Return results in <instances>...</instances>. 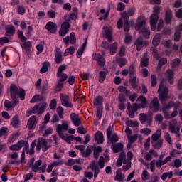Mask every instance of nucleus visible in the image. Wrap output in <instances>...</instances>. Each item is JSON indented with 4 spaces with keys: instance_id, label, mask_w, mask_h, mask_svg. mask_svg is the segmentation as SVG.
Wrapping results in <instances>:
<instances>
[{
    "instance_id": "obj_1",
    "label": "nucleus",
    "mask_w": 182,
    "mask_h": 182,
    "mask_svg": "<svg viewBox=\"0 0 182 182\" xmlns=\"http://www.w3.org/2000/svg\"><path fill=\"white\" fill-rule=\"evenodd\" d=\"M110 160V156L109 155H106L105 156H100L99 159L98 164L96 161H93L90 164V168L92 171H94V177L96 178L100 173V168H105V163H107Z\"/></svg>"
},
{
    "instance_id": "obj_2",
    "label": "nucleus",
    "mask_w": 182,
    "mask_h": 182,
    "mask_svg": "<svg viewBox=\"0 0 182 182\" xmlns=\"http://www.w3.org/2000/svg\"><path fill=\"white\" fill-rule=\"evenodd\" d=\"M164 81H161L158 89L159 100L161 102H166L168 99V88L164 86Z\"/></svg>"
},
{
    "instance_id": "obj_3",
    "label": "nucleus",
    "mask_w": 182,
    "mask_h": 182,
    "mask_svg": "<svg viewBox=\"0 0 182 182\" xmlns=\"http://www.w3.org/2000/svg\"><path fill=\"white\" fill-rule=\"evenodd\" d=\"M10 92L13 100L16 99V95H18L21 100H25V90L21 88L19 92H18V87L16 85H11L10 86Z\"/></svg>"
},
{
    "instance_id": "obj_4",
    "label": "nucleus",
    "mask_w": 182,
    "mask_h": 182,
    "mask_svg": "<svg viewBox=\"0 0 182 182\" xmlns=\"http://www.w3.org/2000/svg\"><path fill=\"white\" fill-rule=\"evenodd\" d=\"M153 11L154 14L150 17V25L151 31H156L157 21H159V16L157 14L160 12V8L159 6H154Z\"/></svg>"
},
{
    "instance_id": "obj_5",
    "label": "nucleus",
    "mask_w": 182,
    "mask_h": 182,
    "mask_svg": "<svg viewBox=\"0 0 182 182\" xmlns=\"http://www.w3.org/2000/svg\"><path fill=\"white\" fill-rule=\"evenodd\" d=\"M50 147H51V145L48 143V141L46 140V139H43V138L38 139V143L36 148L37 151H41V149H42V151L45 152V151H47V150H49V148Z\"/></svg>"
},
{
    "instance_id": "obj_6",
    "label": "nucleus",
    "mask_w": 182,
    "mask_h": 182,
    "mask_svg": "<svg viewBox=\"0 0 182 182\" xmlns=\"http://www.w3.org/2000/svg\"><path fill=\"white\" fill-rule=\"evenodd\" d=\"M136 102H141V104H133L132 105V110L134 112H137L139 109H145V107L147 106V100H146V97L143 95H140L137 100Z\"/></svg>"
},
{
    "instance_id": "obj_7",
    "label": "nucleus",
    "mask_w": 182,
    "mask_h": 182,
    "mask_svg": "<svg viewBox=\"0 0 182 182\" xmlns=\"http://www.w3.org/2000/svg\"><path fill=\"white\" fill-rule=\"evenodd\" d=\"M177 121L176 119H173L169 124V131L171 133H175L178 137H180V127L176 126Z\"/></svg>"
},
{
    "instance_id": "obj_8",
    "label": "nucleus",
    "mask_w": 182,
    "mask_h": 182,
    "mask_svg": "<svg viewBox=\"0 0 182 182\" xmlns=\"http://www.w3.org/2000/svg\"><path fill=\"white\" fill-rule=\"evenodd\" d=\"M149 109L154 111V113H157V112H160V102H159V99L155 97L151 100L149 104Z\"/></svg>"
},
{
    "instance_id": "obj_9",
    "label": "nucleus",
    "mask_w": 182,
    "mask_h": 182,
    "mask_svg": "<svg viewBox=\"0 0 182 182\" xmlns=\"http://www.w3.org/2000/svg\"><path fill=\"white\" fill-rule=\"evenodd\" d=\"M69 129V124L66 123H62L57 124L56 132L58 134L59 137L63 136V132Z\"/></svg>"
},
{
    "instance_id": "obj_10",
    "label": "nucleus",
    "mask_w": 182,
    "mask_h": 182,
    "mask_svg": "<svg viewBox=\"0 0 182 182\" xmlns=\"http://www.w3.org/2000/svg\"><path fill=\"white\" fill-rule=\"evenodd\" d=\"M61 104L63 106H65V107H73V105L72 103L69 102V96L63 94L60 95Z\"/></svg>"
},
{
    "instance_id": "obj_11",
    "label": "nucleus",
    "mask_w": 182,
    "mask_h": 182,
    "mask_svg": "<svg viewBox=\"0 0 182 182\" xmlns=\"http://www.w3.org/2000/svg\"><path fill=\"white\" fill-rule=\"evenodd\" d=\"M36 124H38V119H36V116H31L27 122V128L28 130H33Z\"/></svg>"
},
{
    "instance_id": "obj_12",
    "label": "nucleus",
    "mask_w": 182,
    "mask_h": 182,
    "mask_svg": "<svg viewBox=\"0 0 182 182\" xmlns=\"http://www.w3.org/2000/svg\"><path fill=\"white\" fill-rule=\"evenodd\" d=\"M63 42L65 45H68L69 42L71 45H75L76 43V35L75 33L72 32L70 36H67L63 38Z\"/></svg>"
},
{
    "instance_id": "obj_13",
    "label": "nucleus",
    "mask_w": 182,
    "mask_h": 182,
    "mask_svg": "<svg viewBox=\"0 0 182 182\" xmlns=\"http://www.w3.org/2000/svg\"><path fill=\"white\" fill-rule=\"evenodd\" d=\"M46 29H47L48 32H50V33H55L58 31V25L52 21H49L46 25Z\"/></svg>"
},
{
    "instance_id": "obj_14",
    "label": "nucleus",
    "mask_w": 182,
    "mask_h": 182,
    "mask_svg": "<svg viewBox=\"0 0 182 182\" xmlns=\"http://www.w3.org/2000/svg\"><path fill=\"white\" fill-rule=\"evenodd\" d=\"M70 119L74 126H76L77 127H78V126H80L82 121L80 120V118H79L78 114H77L76 113H72L70 114Z\"/></svg>"
},
{
    "instance_id": "obj_15",
    "label": "nucleus",
    "mask_w": 182,
    "mask_h": 182,
    "mask_svg": "<svg viewBox=\"0 0 182 182\" xmlns=\"http://www.w3.org/2000/svg\"><path fill=\"white\" fill-rule=\"evenodd\" d=\"M54 59L55 63H57L58 65L59 63H62V62L63 61V55L62 54V51H60V49L56 48Z\"/></svg>"
},
{
    "instance_id": "obj_16",
    "label": "nucleus",
    "mask_w": 182,
    "mask_h": 182,
    "mask_svg": "<svg viewBox=\"0 0 182 182\" xmlns=\"http://www.w3.org/2000/svg\"><path fill=\"white\" fill-rule=\"evenodd\" d=\"M134 45L136 46V50L139 52L143 49V46H146V42H143V37L140 36L136 40Z\"/></svg>"
},
{
    "instance_id": "obj_17",
    "label": "nucleus",
    "mask_w": 182,
    "mask_h": 182,
    "mask_svg": "<svg viewBox=\"0 0 182 182\" xmlns=\"http://www.w3.org/2000/svg\"><path fill=\"white\" fill-rule=\"evenodd\" d=\"M124 175H123V171L122 168H119L116 171V176L114 177L115 181L123 182L124 181Z\"/></svg>"
},
{
    "instance_id": "obj_18",
    "label": "nucleus",
    "mask_w": 182,
    "mask_h": 182,
    "mask_svg": "<svg viewBox=\"0 0 182 182\" xmlns=\"http://www.w3.org/2000/svg\"><path fill=\"white\" fill-rule=\"evenodd\" d=\"M135 10L133 8H129L127 11H124L122 13V17L124 19L129 20V16H133L134 15Z\"/></svg>"
},
{
    "instance_id": "obj_19",
    "label": "nucleus",
    "mask_w": 182,
    "mask_h": 182,
    "mask_svg": "<svg viewBox=\"0 0 182 182\" xmlns=\"http://www.w3.org/2000/svg\"><path fill=\"white\" fill-rule=\"evenodd\" d=\"M93 59H95V60H97L100 66H105V58H103V56L100 53L95 54L93 55Z\"/></svg>"
},
{
    "instance_id": "obj_20",
    "label": "nucleus",
    "mask_w": 182,
    "mask_h": 182,
    "mask_svg": "<svg viewBox=\"0 0 182 182\" xmlns=\"http://www.w3.org/2000/svg\"><path fill=\"white\" fill-rule=\"evenodd\" d=\"M157 157L159 154H157V151H154V149H150L148 153L145 155V159L146 161H150V160H153V156Z\"/></svg>"
},
{
    "instance_id": "obj_21",
    "label": "nucleus",
    "mask_w": 182,
    "mask_h": 182,
    "mask_svg": "<svg viewBox=\"0 0 182 182\" xmlns=\"http://www.w3.org/2000/svg\"><path fill=\"white\" fill-rule=\"evenodd\" d=\"M103 31L105 32V38L108 40V42H112L113 37H112V28L109 27H104Z\"/></svg>"
},
{
    "instance_id": "obj_22",
    "label": "nucleus",
    "mask_w": 182,
    "mask_h": 182,
    "mask_svg": "<svg viewBox=\"0 0 182 182\" xmlns=\"http://www.w3.org/2000/svg\"><path fill=\"white\" fill-rule=\"evenodd\" d=\"M111 149L114 153H120L123 150V144L122 143L114 144L111 146Z\"/></svg>"
},
{
    "instance_id": "obj_23",
    "label": "nucleus",
    "mask_w": 182,
    "mask_h": 182,
    "mask_svg": "<svg viewBox=\"0 0 182 182\" xmlns=\"http://www.w3.org/2000/svg\"><path fill=\"white\" fill-rule=\"evenodd\" d=\"M161 137V129H158L155 133L151 136V141H157L159 140H163L160 139Z\"/></svg>"
},
{
    "instance_id": "obj_24",
    "label": "nucleus",
    "mask_w": 182,
    "mask_h": 182,
    "mask_svg": "<svg viewBox=\"0 0 182 182\" xmlns=\"http://www.w3.org/2000/svg\"><path fill=\"white\" fill-rule=\"evenodd\" d=\"M11 126L14 127V129H18V127L21 126V122H19V117L18 115H15L12 118Z\"/></svg>"
},
{
    "instance_id": "obj_25",
    "label": "nucleus",
    "mask_w": 182,
    "mask_h": 182,
    "mask_svg": "<svg viewBox=\"0 0 182 182\" xmlns=\"http://www.w3.org/2000/svg\"><path fill=\"white\" fill-rule=\"evenodd\" d=\"M141 66L142 68L149 66V56L147 55V53H145L141 59Z\"/></svg>"
},
{
    "instance_id": "obj_26",
    "label": "nucleus",
    "mask_w": 182,
    "mask_h": 182,
    "mask_svg": "<svg viewBox=\"0 0 182 182\" xmlns=\"http://www.w3.org/2000/svg\"><path fill=\"white\" fill-rule=\"evenodd\" d=\"M95 138L98 144H102L103 143V133L100 131H98L95 134Z\"/></svg>"
},
{
    "instance_id": "obj_27",
    "label": "nucleus",
    "mask_w": 182,
    "mask_h": 182,
    "mask_svg": "<svg viewBox=\"0 0 182 182\" xmlns=\"http://www.w3.org/2000/svg\"><path fill=\"white\" fill-rule=\"evenodd\" d=\"M171 19H173V12L171 10H168L165 14V22L168 25L171 22Z\"/></svg>"
},
{
    "instance_id": "obj_28",
    "label": "nucleus",
    "mask_w": 182,
    "mask_h": 182,
    "mask_svg": "<svg viewBox=\"0 0 182 182\" xmlns=\"http://www.w3.org/2000/svg\"><path fill=\"white\" fill-rule=\"evenodd\" d=\"M15 33V27L14 26L9 25L6 26V36H12Z\"/></svg>"
},
{
    "instance_id": "obj_29",
    "label": "nucleus",
    "mask_w": 182,
    "mask_h": 182,
    "mask_svg": "<svg viewBox=\"0 0 182 182\" xmlns=\"http://www.w3.org/2000/svg\"><path fill=\"white\" fill-rule=\"evenodd\" d=\"M152 146L156 150H160L161 147H163V139H159L158 141H151Z\"/></svg>"
},
{
    "instance_id": "obj_30",
    "label": "nucleus",
    "mask_w": 182,
    "mask_h": 182,
    "mask_svg": "<svg viewBox=\"0 0 182 182\" xmlns=\"http://www.w3.org/2000/svg\"><path fill=\"white\" fill-rule=\"evenodd\" d=\"M129 83L132 89H136V87L139 86V80H137V78L136 77V76L130 77Z\"/></svg>"
},
{
    "instance_id": "obj_31",
    "label": "nucleus",
    "mask_w": 182,
    "mask_h": 182,
    "mask_svg": "<svg viewBox=\"0 0 182 182\" xmlns=\"http://www.w3.org/2000/svg\"><path fill=\"white\" fill-rule=\"evenodd\" d=\"M166 76L169 80L170 85H173V77H174V72L172 70H167L166 73Z\"/></svg>"
},
{
    "instance_id": "obj_32",
    "label": "nucleus",
    "mask_w": 182,
    "mask_h": 182,
    "mask_svg": "<svg viewBox=\"0 0 182 182\" xmlns=\"http://www.w3.org/2000/svg\"><path fill=\"white\" fill-rule=\"evenodd\" d=\"M160 41H161V36L160 33H156L153 38L152 43L154 46H158L160 44Z\"/></svg>"
},
{
    "instance_id": "obj_33",
    "label": "nucleus",
    "mask_w": 182,
    "mask_h": 182,
    "mask_svg": "<svg viewBox=\"0 0 182 182\" xmlns=\"http://www.w3.org/2000/svg\"><path fill=\"white\" fill-rule=\"evenodd\" d=\"M41 164H42V160L39 159L37 161H36L35 164H33L31 166L32 171H33V173H38V170H39V168H41V167H39V166H41Z\"/></svg>"
},
{
    "instance_id": "obj_34",
    "label": "nucleus",
    "mask_w": 182,
    "mask_h": 182,
    "mask_svg": "<svg viewBox=\"0 0 182 182\" xmlns=\"http://www.w3.org/2000/svg\"><path fill=\"white\" fill-rule=\"evenodd\" d=\"M139 33H141L145 39H149L150 38V31L146 27H144L141 31H139Z\"/></svg>"
},
{
    "instance_id": "obj_35",
    "label": "nucleus",
    "mask_w": 182,
    "mask_h": 182,
    "mask_svg": "<svg viewBox=\"0 0 182 182\" xmlns=\"http://www.w3.org/2000/svg\"><path fill=\"white\" fill-rule=\"evenodd\" d=\"M49 66H50V63H49L48 61H45L43 63V66L40 70V73H46V72H48V68H49Z\"/></svg>"
},
{
    "instance_id": "obj_36",
    "label": "nucleus",
    "mask_w": 182,
    "mask_h": 182,
    "mask_svg": "<svg viewBox=\"0 0 182 182\" xmlns=\"http://www.w3.org/2000/svg\"><path fill=\"white\" fill-rule=\"evenodd\" d=\"M161 105L162 109H165L166 110H168L169 109H171V107H174V106H176L174 102H169L168 104L164 103V102H161Z\"/></svg>"
},
{
    "instance_id": "obj_37",
    "label": "nucleus",
    "mask_w": 182,
    "mask_h": 182,
    "mask_svg": "<svg viewBox=\"0 0 182 182\" xmlns=\"http://www.w3.org/2000/svg\"><path fill=\"white\" fill-rule=\"evenodd\" d=\"M144 28H146V21L142 20L136 23V26L135 27L136 31H141Z\"/></svg>"
},
{
    "instance_id": "obj_38",
    "label": "nucleus",
    "mask_w": 182,
    "mask_h": 182,
    "mask_svg": "<svg viewBox=\"0 0 182 182\" xmlns=\"http://www.w3.org/2000/svg\"><path fill=\"white\" fill-rule=\"evenodd\" d=\"M68 67L65 64L60 65L58 68L57 77H60V76H62L63 74L62 72H63V70H65Z\"/></svg>"
},
{
    "instance_id": "obj_39",
    "label": "nucleus",
    "mask_w": 182,
    "mask_h": 182,
    "mask_svg": "<svg viewBox=\"0 0 182 182\" xmlns=\"http://www.w3.org/2000/svg\"><path fill=\"white\" fill-rule=\"evenodd\" d=\"M110 55H113L117 52V42L113 43L109 48Z\"/></svg>"
},
{
    "instance_id": "obj_40",
    "label": "nucleus",
    "mask_w": 182,
    "mask_h": 182,
    "mask_svg": "<svg viewBox=\"0 0 182 182\" xmlns=\"http://www.w3.org/2000/svg\"><path fill=\"white\" fill-rule=\"evenodd\" d=\"M103 104V97L97 96L94 100V106H102Z\"/></svg>"
},
{
    "instance_id": "obj_41",
    "label": "nucleus",
    "mask_w": 182,
    "mask_h": 182,
    "mask_svg": "<svg viewBox=\"0 0 182 182\" xmlns=\"http://www.w3.org/2000/svg\"><path fill=\"white\" fill-rule=\"evenodd\" d=\"M167 177L170 179L173 178V171H170V172H165L162 174V176H161V180H163V181L167 180Z\"/></svg>"
},
{
    "instance_id": "obj_42",
    "label": "nucleus",
    "mask_w": 182,
    "mask_h": 182,
    "mask_svg": "<svg viewBox=\"0 0 182 182\" xmlns=\"http://www.w3.org/2000/svg\"><path fill=\"white\" fill-rule=\"evenodd\" d=\"M93 150V147L92 146H87L86 151H82V157H89L90 154H92V151Z\"/></svg>"
},
{
    "instance_id": "obj_43",
    "label": "nucleus",
    "mask_w": 182,
    "mask_h": 182,
    "mask_svg": "<svg viewBox=\"0 0 182 182\" xmlns=\"http://www.w3.org/2000/svg\"><path fill=\"white\" fill-rule=\"evenodd\" d=\"M74 53H75V47L70 46L65 50L63 54V56H68V55H73Z\"/></svg>"
},
{
    "instance_id": "obj_44",
    "label": "nucleus",
    "mask_w": 182,
    "mask_h": 182,
    "mask_svg": "<svg viewBox=\"0 0 182 182\" xmlns=\"http://www.w3.org/2000/svg\"><path fill=\"white\" fill-rule=\"evenodd\" d=\"M60 139H63V140H65L68 143V144H70L72 143V140L75 139V136L73 135H69L68 136H66L65 135L60 136Z\"/></svg>"
},
{
    "instance_id": "obj_45",
    "label": "nucleus",
    "mask_w": 182,
    "mask_h": 182,
    "mask_svg": "<svg viewBox=\"0 0 182 182\" xmlns=\"http://www.w3.org/2000/svg\"><path fill=\"white\" fill-rule=\"evenodd\" d=\"M139 134H135V135H129L127 136L128 141L129 142V144H133L136 140H137Z\"/></svg>"
},
{
    "instance_id": "obj_46",
    "label": "nucleus",
    "mask_w": 182,
    "mask_h": 182,
    "mask_svg": "<svg viewBox=\"0 0 182 182\" xmlns=\"http://www.w3.org/2000/svg\"><path fill=\"white\" fill-rule=\"evenodd\" d=\"M108 140L110 141L111 144H114V143H117V141H119V136H117V134H113Z\"/></svg>"
},
{
    "instance_id": "obj_47",
    "label": "nucleus",
    "mask_w": 182,
    "mask_h": 182,
    "mask_svg": "<svg viewBox=\"0 0 182 182\" xmlns=\"http://www.w3.org/2000/svg\"><path fill=\"white\" fill-rule=\"evenodd\" d=\"M45 109H46V102L44 101H42L40 103V109H39L38 114H42V113L45 112Z\"/></svg>"
},
{
    "instance_id": "obj_48",
    "label": "nucleus",
    "mask_w": 182,
    "mask_h": 182,
    "mask_svg": "<svg viewBox=\"0 0 182 182\" xmlns=\"http://www.w3.org/2000/svg\"><path fill=\"white\" fill-rule=\"evenodd\" d=\"M126 123L129 127H138L139 126V122L137 121L129 120Z\"/></svg>"
},
{
    "instance_id": "obj_49",
    "label": "nucleus",
    "mask_w": 182,
    "mask_h": 182,
    "mask_svg": "<svg viewBox=\"0 0 182 182\" xmlns=\"http://www.w3.org/2000/svg\"><path fill=\"white\" fill-rule=\"evenodd\" d=\"M21 46L25 49V50H26V52H28V50H31L32 43L31 41H27L24 43Z\"/></svg>"
},
{
    "instance_id": "obj_50",
    "label": "nucleus",
    "mask_w": 182,
    "mask_h": 182,
    "mask_svg": "<svg viewBox=\"0 0 182 182\" xmlns=\"http://www.w3.org/2000/svg\"><path fill=\"white\" fill-rule=\"evenodd\" d=\"M106 79V72L105 71H100V75H99V82L100 83H102V82H105V80Z\"/></svg>"
},
{
    "instance_id": "obj_51",
    "label": "nucleus",
    "mask_w": 182,
    "mask_h": 182,
    "mask_svg": "<svg viewBox=\"0 0 182 182\" xmlns=\"http://www.w3.org/2000/svg\"><path fill=\"white\" fill-rule=\"evenodd\" d=\"M119 92H121V93H124L126 96H129L130 95V90L125 88V87L120 86L118 87Z\"/></svg>"
},
{
    "instance_id": "obj_52",
    "label": "nucleus",
    "mask_w": 182,
    "mask_h": 182,
    "mask_svg": "<svg viewBox=\"0 0 182 182\" xmlns=\"http://www.w3.org/2000/svg\"><path fill=\"white\" fill-rule=\"evenodd\" d=\"M141 178L143 181H146V180H149V178H150V174L149 173V172H147V171H143L141 174Z\"/></svg>"
},
{
    "instance_id": "obj_53",
    "label": "nucleus",
    "mask_w": 182,
    "mask_h": 182,
    "mask_svg": "<svg viewBox=\"0 0 182 182\" xmlns=\"http://www.w3.org/2000/svg\"><path fill=\"white\" fill-rule=\"evenodd\" d=\"M161 112H162V113H164V119H166V120H168L170 119V112H168V109H165L164 108H161V109H160Z\"/></svg>"
},
{
    "instance_id": "obj_54",
    "label": "nucleus",
    "mask_w": 182,
    "mask_h": 182,
    "mask_svg": "<svg viewBox=\"0 0 182 182\" xmlns=\"http://www.w3.org/2000/svg\"><path fill=\"white\" fill-rule=\"evenodd\" d=\"M124 32H129L130 30V22L129 20L124 19Z\"/></svg>"
},
{
    "instance_id": "obj_55",
    "label": "nucleus",
    "mask_w": 182,
    "mask_h": 182,
    "mask_svg": "<svg viewBox=\"0 0 182 182\" xmlns=\"http://www.w3.org/2000/svg\"><path fill=\"white\" fill-rule=\"evenodd\" d=\"M35 146H36V139L33 140L31 143L29 152L30 156H32L35 153Z\"/></svg>"
},
{
    "instance_id": "obj_56",
    "label": "nucleus",
    "mask_w": 182,
    "mask_h": 182,
    "mask_svg": "<svg viewBox=\"0 0 182 182\" xmlns=\"http://www.w3.org/2000/svg\"><path fill=\"white\" fill-rule=\"evenodd\" d=\"M139 120L142 124H144L147 120V115L144 113L139 114Z\"/></svg>"
},
{
    "instance_id": "obj_57",
    "label": "nucleus",
    "mask_w": 182,
    "mask_h": 182,
    "mask_svg": "<svg viewBox=\"0 0 182 182\" xmlns=\"http://www.w3.org/2000/svg\"><path fill=\"white\" fill-rule=\"evenodd\" d=\"M64 85L65 84L63 82L58 81V82L55 87V92H60L62 90V89H63Z\"/></svg>"
},
{
    "instance_id": "obj_58",
    "label": "nucleus",
    "mask_w": 182,
    "mask_h": 182,
    "mask_svg": "<svg viewBox=\"0 0 182 182\" xmlns=\"http://www.w3.org/2000/svg\"><path fill=\"white\" fill-rule=\"evenodd\" d=\"M57 114L60 119H63V108L60 106L57 107Z\"/></svg>"
},
{
    "instance_id": "obj_59",
    "label": "nucleus",
    "mask_w": 182,
    "mask_h": 182,
    "mask_svg": "<svg viewBox=\"0 0 182 182\" xmlns=\"http://www.w3.org/2000/svg\"><path fill=\"white\" fill-rule=\"evenodd\" d=\"M19 136V133L13 134L11 136L9 139V143H14L16 139Z\"/></svg>"
},
{
    "instance_id": "obj_60",
    "label": "nucleus",
    "mask_w": 182,
    "mask_h": 182,
    "mask_svg": "<svg viewBox=\"0 0 182 182\" xmlns=\"http://www.w3.org/2000/svg\"><path fill=\"white\" fill-rule=\"evenodd\" d=\"M164 139L168 143V144H171L173 143V141H171V136H170V134L168 132H166L164 134Z\"/></svg>"
},
{
    "instance_id": "obj_61",
    "label": "nucleus",
    "mask_w": 182,
    "mask_h": 182,
    "mask_svg": "<svg viewBox=\"0 0 182 182\" xmlns=\"http://www.w3.org/2000/svg\"><path fill=\"white\" fill-rule=\"evenodd\" d=\"M117 62L120 68H123V66H124V65L127 63V60H126V58H119L117 60Z\"/></svg>"
},
{
    "instance_id": "obj_62",
    "label": "nucleus",
    "mask_w": 182,
    "mask_h": 182,
    "mask_svg": "<svg viewBox=\"0 0 182 182\" xmlns=\"http://www.w3.org/2000/svg\"><path fill=\"white\" fill-rule=\"evenodd\" d=\"M154 58H156L158 60L160 59V55H159V53L157 52V48H152L151 49Z\"/></svg>"
},
{
    "instance_id": "obj_63",
    "label": "nucleus",
    "mask_w": 182,
    "mask_h": 182,
    "mask_svg": "<svg viewBox=\"0 0 182 182\" xmlns=\"http://www.w3.org/2000/svg\"><path fill=\"white\" fill-rule=\"evenodd\" d=\"M128 72H129V77L134 76V72H136V70H134V65L132 64L129 66V70Z\"/></svg>"
},
{
    "instance_id": "obj_64",
    "label": "nucleus",
    "mask_w": 182,
    "mask_h": 182,
    "mask_svg": "<svg viewBox=\"0 0 182 182\" xmlns=\"http://www.w3.org/2000/svg\"><path fill=\"white\" fill-rule=\"evenodd\" d=\"M50 110H55L56 109V99H53L50 102Z\"/></svg>"
}]
</instances>
